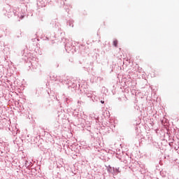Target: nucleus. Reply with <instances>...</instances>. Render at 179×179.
<instances>
[{
	"label": "nucleus",
	"instance_id": "2",
	"mask_svg": "<svg viewBox=\"0 0 179 179\" xmlns=\"http://www.w3.org/2000/svg\"><path fill=\"white\" fill-rule=\"evenodd\" d=\"M107 171L108 173H111V171H113V168L111 167V166L108 165V167H107Z\"/></svg>",
	"mask_w": 179,
	"mask_h": 179
},
{
	"label": "nucleus",
	"instance_id": "4",
	"mask_svg": "<svg viewBox=\"0 0 179 179\" xmlns=\"http://www.w3.org/2000/svg\"><path fill=\"white\" fill-rule=\"evenodd\" d=\"M101 104H104V101H101Z\"/></svg>",
	"mask_w": 179,
	"mask_h": 179
},
{
	"label": "nucleus",
	"instance_id": "5",
	"mask_svg": "<svg viewBox=\"0 0 179 179\" xmlns=\"http://www.w3.org/2000/svg\"><path fill=\"white\" fill-rule=\"evenodd\" d=\"M24 17V16L22 15V16H21L20 18H21V19H23Z\"/></svg>",
	"mask_w": 179,
	"mask_h": 179
},
{
	"label": "nucleus",
	"instance_id": "1",
	"mask_svg": "<svg viewBox=\"0 0 179 179\" xmlns=\"http://www.w3.org/2000/svg\"><path fill=\"white\" fill-rule=\"evenodd\" d=\"M113 170L115 174H118V173H120V168H113Z\"/></svg>",
	"mask_w": 179,
	"mask_h": 179
},
{
	"label": "nucleus",
	"instance_id": "3",
	"mask_svg": "<svg viewBox=\"0 0 179 179\" xmlns=\"http://www.w3.org/2000/svg\"><path fill=\"white\" fill-rule=\"evenodd\" d=\"M113 45H114V47H117V45H118V41L114 40L113 41Z\"/></svg>",
	"mask_w": 179,
	"mask_h": 179
}]
</instances>
